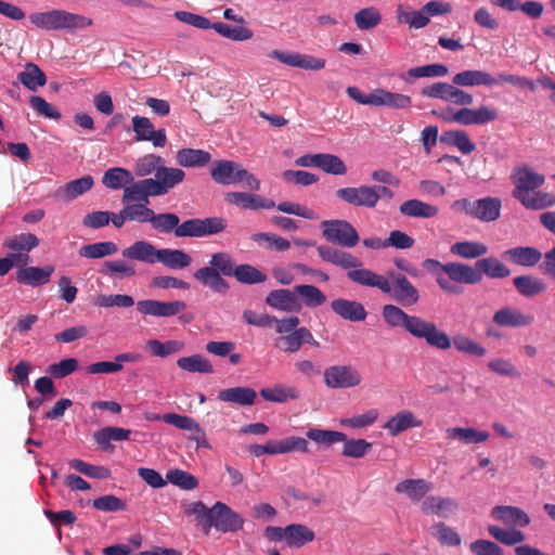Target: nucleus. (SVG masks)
<instances>
[{
  "instance_id": "obj_43",
  "label": "nucleus",
  "mask_w": 555,
  "mask_h": 555,
  "mask_svg": "<svg viewBox=\"0 0 555 555\" xmlns=\"http://www.w3.org/2000/svg\"><path fill=\"white\" fill-rule=\"evenodd\" d=\"M133 181L131 172L121 167H114L106 170L102 178V183L111 190L126 188Z\"/></svg>"
},
{
  "instance_id": "obj_56",
  "label": "nucleus",
  "mask_w": 555,
  "mask_h": 555,
  "mask_svg": "<svg viewBox=\"0 0 555 555\" xmlns=\"http://www.w3.org/2000/svg\"><path fill=\"white\" fill-rule=\"evenodd\" d=\"M118 247L113 242H99L94 244L83 245L79 249V255L89 259H98L105 256L114 255Z\"/></svg>"
},
{
  "instance_id": "obj_12",
  "label": "nucleus",
  "mask_w": 555,
  "mask_h": 555,
  "mask_svg": "<svg viewBox=\"0 0 555 555\" xmlns=\"http://www.w3.org/2000/svg\"><path fill=\"white\" fill-rule=\"evenodd\" d=\"M131 121L135 141H150L155 147H164L167 144L165 129L156 130L150 118L135 115Z\"/></svg>"
},
{
  "instance_id": "obj_17",
  "label": "nucleus",
  "mask_w": 555,
  "mask_h": 555,
  "mask_svg": "<svg viewBox=\"0 0 555 555\" xmlns=\"http://www.w3.org/2000/svg\"><path fill=\"white\" fill-rule=\"evenodd\" d=\"M347 278L359 285L376 287L385 294L391 292V285L386 276L377 274L370 269L362 268V266L350 269L347 272Z\"/></svg>"
},
{
  "instance_id": "obj_34",
  "label": "nucleus",
  "mask_w": 555,
  "mask_h": 555,
  "mask_svg": "<svg viewBox=\"0 0 555 555\" xmlns=\"http://www.w3.org/2000/svg\"><path fill=\"white\" fill-rule=\"evenodd\" d=\"M157 262L172 270H181L192 263V257L182 249L162 248Z\"/></svg>"
},
{
  "instance_id": "obj_55",
  "label": "nucleus",
  "mask_w": 555,
  "mask_h": 555,
  "mask_svg": "<svg viewBox=\"0 0 555 555\" xmlns=\"http://www.w3.org/2000/svg\"><path fill=\"white\" fill-rule=\"evenodd\" d=\"M165 164V159L155 154H146L140 157L134 165V173L138 177H147L152 173L157 175V170Z\"/></svg>"
},
{
  "instance_id": "obj_57",
  "label": "nucleus",
  "mask_w": 555,
  "mask_h": 555,
  "mask_svg": "<svg viewBox=\"0 0 555 555\" xmlns=\"http://www.w3.org/2000/svg\"><path fill=\"white\" fill-rule=\"evenodd\" d=\"M488 253V247L479 242L464 241L453 244V254L466 259L479 258Z\"/></svg>"
},
{
  "instance_id": "obj_24",
  "label": "nucleus",
  "mask_w": 555,
  "mask_h": 555,
  "mask_svg": "<svg viewBox=\"0 0 555 555\" xmlns=\"http://www.w3.org/2000/svg\"><path fill=\"white\" fill-rule=\"evenodd\" d=\"M150 197H157L151 178L142 179L137 182H131L124 189L121 202L124 204L128 202L149 204Z\"/></svg>"
},
{
  "instance_id": "obj_52",
  "label": "nucleus",
  "mask_w": 555,
  "mask_h": 555,
  "mask_svg": "<svg viewBox=\"0 0 555 555\" xmlns=\"http://www.w3.org/2000/svg\"><path fill=\"white\" fill-rule=\"evenodd\" d=\"M146 348L153 356L166 358L183 350L184 344L179 340H167L165 343L158 339L146 341Z\"/></svg>"
},
{
  "instance_id": "obj_62",
  "label": "nucleus",
  "mask_w": 555,
  "mask_h": 555,
  "mask_svg": "<svg viewBox=\"0 0 555 555\" xmlns=\"http://www.w3.org/2000/svg\"><path fill=\"white\" fill-rule=\"evenodd\" d=\"M382 21L378 10L370 7L360 10L354 14V22L359 29L367 30L376 27Z\"/></svg>"
},
{
  "instance_id": "obj_60",
  "label": "nucleus",
  "mask_w": 555,
  "mask_h": 555,
  "mask_svg": "<svg viewBox=\"0 0 555 555\" xmlns=\"http://www.w3.org/2000/svg\"><path fill=\"white\" fill-rule=\"evenodd\" d=\"M318 168L335 176H343L347 172V167L340 157L327 153H319Z\"/></svg>"
},
{
  "instance_id": "obj_13",
  "label": "nucleus",
  "mask_w": 555,
  "mask_h": 555,
  "mask_svg": "<svg viewBox=\"0 0 555 555\" xmlns=\"http://www.w3.org/2000/svg\"><path fill=\"white\" fill-rule=\"evenodd\" d=\"M269 56L288 66L308 70L323 69L326 64L324 59L315 57L309 54H301L299 52H284L280 50H273Z\"/></svg>"
},
{
  "instance_id": "obj_37",
  "label": "nucleus",
  "mask_w": 555,
  "mask_h": 555,
  "mask_svg": "<svg viewBox=\"0 0 555 555\" xmlns=\"http://www.w3.org/2000/svg\"><path fill=\"white\" fill-rule=\"evenodd\" d=\"M430 483L424 479H405L397 483V493H404L411 501H421L429 491Z\"/></svg>"
},
{
  "instance_id": "obj_4",
  "label": "nucleus",
  "mask_w": 555,
  "mask_h": 555,
  "mask_svg": "<svg viewBox=\"0 0 555 555\" xmlns=\"http://www.w3.org/2000/svg\"><path fill=\"white\" fill-rule=\"evenodd\" d=\"M211 179L222 185L244 183L251 191L260 190V181L238 163L232 160H216L210 168Z\"/></svg>"
},
{
  "instance_id": "obj_11",
  "label": "nucleus",
  "mask_w": 555,
  "mask_h": 555,
  "mask_svg": "<svg viewBox=\"0 0 555 555\" xmlns=\"http://www.w3.org/2000/svg\"><path fill=\"white\" fill-rule=\"evenodd\" d=\"M336 195L343 202L357 207L374 208L378 203V195L372 186L365 184L338 189Z\"/></svg>"
},
{
  "instance_id": "obj_36",
  "label": "nucleus",
  "mask_w": 555,
  "mask_h": 555,
  "mask_svg": "<svg viewBox=\"0 0 555 555\" xmlns=\"http://www.w3.org/2000/svg\"><path fill=\"white\" fill-rule=\"evenodd\" d=\"M502 203L498 197H485L476 201L475 218L485 222L495 221L500 217Z\"/></svg>"
},
{
  "instance_id": "obj_15",
  "label": "nucleus",
  "mask_w": 555,
  "mask_h": 555,
  "mask_svg": "<svg viewBox=\"0 0 555 555\" xmlns=\"http://www.w3.org/2000/svg\"><path fill=\"white\" fill-rule=\"evenodd\" d=\"M185 179V172L181 168L167 167L165 164L157 170L155 178L151 182L157 196L166 195L170 190L182 183Z\"/></svg>"
},
{
  "instance_id": "obj_30",
  "label": "nucleus",
  "mask_w": 555,
  "mask_h": 555,
  "mask_svg": "<svg viewBox=\"0 0 555 555\" xmlns=\"http://www.w3.org/2000/svg\"><path fill=\"white\" fill-rule=\"evenodd\" d=\"M411 104L412 100L409 95L390 92L380 88L374 90L373 106H387L389 108L402 109L410 107Z\"/></svg>"
},
{
  "instance_id": "obj_16",
  "label": "nucleus",
  "mask_w": 555,
  "mask_h": 555,
  "mask_svg": "<svg viewBox=\"0 0 555 555\" xmlns=\"http://www.w3.org/2000/svg\"><path fill=\"white\" fill-rule=\"evenodd\" d=\"M390 279L393 281L391 292L393 299L404 307L415 305L418 299V291L413 284L401 273H389Z\"/></svg>"
},
{
  "instance_id": "obj_7",
  "label": "nucleus",
  "mask_w": 555,
  "mask_h": 555,
  "mask_svg": "<svg viewBox=\"0 0 555 555\" xmlns=\"http://www.w3.org/2000/svg\"><path fill=\"white\" fill-rule=\"evenodd\" d=\"M227 228V220L221 217L193 218L183 221L177 229V237H203L221 233Z\"/></svg>"
},
{
  "instance_id": "obj_2",
  "label": "nucleus",
  "mask_w": 555,
  "mask_h": 555,
  "mask_svg": "<svg viewBox=\"0 0 555 555\" xmlns=\"http://www.w3.org/2000/svg\"><path fill=\"white\" fill-rule=\"evenodd\" d=\"M236 266L232 256L219 251L210 257L209 266L199 268L194 272V279L215 293L224 294L229 291V283L222 278L233 276Z\"/></svg>"
},
{
  "instance_id": "obj_27",
  "label": "nucleus",
  "mask_w": 555,
  "mask_h": 555,
  "mask_svg": "<svg viewBox=\"0 0 555 555\" xmlns=\"http://www.w3.org/2000/svg\"><path fill=\"white\" fill-rule=\"evenodd\" d=\"M164 421L179 429L185 430L188 433L186 438L195 441L197 448L210 449L204 429L194 418H164Z\"/></svg>"
},
{
  "instance_id": "obj_63",
  "label": "nucleus",
  "mask_w": 555,
  "mask_h": 555,
  "mask_svg": "<svg viewBox=\"0 0 555 555\" xmlns=\"http://www.w3.org/2000/svg\"><path fill=\"white\" fill-rule=\"evenodd\" d=\"M167 480L182 490H193L198 486V480L192 474L182 469H170L166 474Z\"/></svg>"
},
{
  "instance_id": "obj_9",
  "label": "nucleus",
  "mask_w": 555,
  "mask_h": 555,
  "mask_svg": "<svg viewBox=\"0 0 555 555\" xmlns=\"http://www.w3.org/2000/svg\"><path fill=\"white\" fill-rule=\"evenodd\" d=\"M361 380L359 371L350 365H332L324 371V383L330 388H351Z\"/></svg>"
},
{
  "instance_id": "obj_25",
  "label": "nucleus",
  "mask_w": 555,
  "mask_h": 555,
  "mask_svg": "<svg viewBox=\"0 0 555 555\" xmlns=\"http://www.w3.org/2000/svg\"><path fill=\"white\" fill-rule=\"evenodd\" d=\"M54 272L53 266L40 267H25L16 272V281L20 284L37 287L50 282L51 275Z\"/></svg>"
},
{
  "instance_id": "obj_35",
  "label": "nucleus",
  "mask_w": 555,
  "mask_h": 555,
  "mask_svg": "<svg viewBox=\"0 0 555 555\" xmlns=\"http://www.w3.org/2000/svg\"><path fill=\"white\" fill-rule=\"evenodd\" d=\"M315 538L313 530L301 524L286 526V544L289 547H302Z\"/></svg>"
},
{
  "instance_id": "obj_41",
  "label": "nucleus",
  "mask_w": 555,
  "mask_h": 555,
  "mask_svg": "<svg viewBox=\"0 0 555 555\" xmlns=\"http://www.w3.org/2000/svg\"><path fill=\"white\" fill-rule=\"evenodd\" d=\"M131 431L129 429L107 426L94 433V439L104 450L112 449V441L128 440Z\"/></svg>"
},
{
  "instance_id": "obj_18",
  "label": "nucleus",
  "mask_w": 555,
  "mask_h": 555,
  "mask_svg": "<svg viewBox=\"0 0 555 555\" xmlns=\"http://www.w3.org/2000/svg\"><path fill=\"white\" fill-rule=\"evenodd\" d=\"M320 258L345 270L362 266L361 260L352 254L328 245H320L317 248Z\"/></svg>"
},
{
  "instance_id": "obj_3",
  "label": "nucleus",
  "mask_w": 555,
  "mask_h": 555,
  "mask_svg": "<svg viewBox=\"0 0 555 555\" xmlns=\"http://www.w3.org/2000/svg\"><path fill=\"white\" fill-rule=\"evenodd\" d=\"M299 323L298 317H288L276 321L275 332L281 335L274 340V347L276 349L295 353L304 344H310L317 348L320 346L309 328L305 326L298 327Z\"/></svg>"
},
{
  "instance_id": "obj_42",
  "label": "nucleus",
  "mask_w": 555,
  "mask_h": 555,
  "mask_svg": "<svg viewBox=\"0 0 555 555\" xmlns=\"http://www.w3.org/2000/svg\"><path fill=\"white\" fill-rule=\"evenodd\" d=\"M482 281L478 260L474 266L461 262H453V282L465 284H477Z\"/></svg>"
},
{
  "instance_id": "obj_48",
  "label": "nucleus",
  "mask_w": 555,
  "mask_h": 555,
  "mask_svg": "<svg viewBox=\"0 0 555 555\" xmlns=\"http://www.w3.org/2000/svg\"><path fill=\"white\" fill-rule=\"evenodd\" d=\"M177 365L190 373L210 374L214 372L210 361L202 354L179 358Z\"/></svg>"
},
{
  "instance_id": "obj_33",
  "label": "nucleus",
  "mask_w": 555,
  "mask_h": 555,
  "mask_svg": "<svg viewBox=\"0 0 555 555\" xmlns=\"http://www.w3.org/2000/svg\"><path fill=\"white\" fill-rule=\"evenodd\" d=\"M516 291L526 298L538 296L546 291V284L533 275H519L513 279Z\"/></svg>"
},
{
  "instance_id": "obj_40",
  "label": "nucleus",
  "mask_w": 555,
  "mask_h": 555,
  "mask_svg": "<svg viewBox=\"0 0 555 555\" xmlns=\"http://www.w3.org/2000/svg\"><path fill=\"white\" fill-rule=\"evenodd\" d=\"M17 79L30 91H37L47 83L46 74L34 63H27L25 69L18 73Z\"/></svg>"
},
{
  "instance_id": "obj_28",
  "label": "nucleus",
  "mask_w": 555,
  "mask_h": 555,
  "mask_svg": "<svg viewBox=\"0 0 555 555\" xmlns=\"http://www.w3.org/2000/svg\"><path fill=\"white\" fill-rule=\"evenodd\" d=\"M218 400L236 405H251L257 399V392L249 387H232L222 389L218 392Z\"/></svg>"
},
{
  "instance_id": "obj_53",
  "label": "nucleus",
  "mask_w": 555,
  "mask_h": 555,
  "mask_svg": "<svg viewBox=\"0 0 555 555\" xmlns=\"http://www.w3.org/2000/svg\"><path fill=\"white\" fill-rule=\"evenodd\" d=\"M29 21L34 26L43 30H60L59 9L31 13Z\"/></svg>"
},
{
  "instance_id": "obj_31",
  "label": "nucleus",
  "mask_w": 555,
  "mask_h": 555,
  "mask_svg": "<svg viewBox=\"0 0 555 555\" xmlns=\"http://www.w3.org/2000/svg\"><path fill=\"white\" fill-rule=\"evenodd\" d=\"M532 321L533 318L531 315L524 314L519 310L512 308H502L493 315V322L500 326H527L530 325Z\"/></svg>"
},
{
  "instance_id": "obj_39",
  "label": "nucleus",
  "mask_w": 555,
  "mask_h": 555,
  "mask_svg": "<svg viewBox=\"0 0 555 555\" xmlns=\"http://www.w3.org/2000/svg\"><path fill=\"white\" fill-rule=\"evenodd\" d=\"M399 211L403 216L413 218H431L438 214L437 207L420 199L403 202L399 207Z\"/></svg>"
},
{
  "instance_id": "obj_21",
  "label": "nucleus",
  "mask_w": 555,
  "mask_h": 555,
  "mask_svg": "<svg viewBox=\"0 0 555 555\" xmlns=\"http://www.w3.org/2000/svg\"><path fill=\"white\" fill-rule=\"evenodd\" d=\"M501 256L506 261L521 267H534L542 259V253L532 246L508 248Z\"/></svg>"
},
{
  "instance_id": "obj_10",
  "label": "nucleus",
  "mask_w": 555,
  "mask_h": 555,
  "mask_svg": "<svg viewBox=\"0 0 555 555\" xmlns=\"http://www.w3.org/2000/svg\"><path fill=\"white\" fill-rule=\"evenodd\" d=\"M186 304L182 300L160 301L156 299H144L137 302V310L143 315L157 318H169L183 312Z\"/></svg>"
},
{
  "instance_id": "obj_49",
  "label": "nucleus",
  "mask_w": 555,
  "mask_h": 555,
  "mask_svg": "<svg viewBox=\"0 0 555 555\" xmlns=\"http://www.w3.org/2000/svg\"><path fill=\"white\" fill-rule=\"evenodd\" d=\"M480 274L490 279H504L511 275V270L495 257L478 259Z\"/></svg>"
},
{
  "instance_id": "obj_26",
  "label": "nucleus",
  "mask_w": 555,
  "mask_h": 555,
  "mask_svg": "<svg viewBox=\"0 0 555 555\" xmlns=\"http://www.w3.org/2000/svg\"><path fill=\"white\" fill-rule=\"evenodd\" d=\"M231 204L237 205L244 209H271L275 207V203L267 199L261 195L246 192H230L225 196Z\"/></svg>"
},
{
  "instance_id": "obj_51",
  "label": "nucleus",
  "mask_w": 555,
  "mask_h": 555,
  "mask_svg": "<svg viewBox=\"0 0 555 555\" xmlns=\"http://www.w3.org/2000/svg\"><path fill=\"white\" fill-rule=\"evenodd\" d=\"M306 436L308 439L325 448H330L335 443L346 440V434L341 431L320 428H310L306 433Z\"/></svg>"
},
{
  "instance_id": "obj_32",
  "label": "nucleus",
  "mask_w": 555,
  "mask_h": 555,
  "mask_svg": "<svg viewBox=\"0 0 555 555\" xmlns=\"http://www.w3.org/2000/svg\"><path fill=\"white\" fill-rule=\"evenodd\" d=\"M453 83L457 86H487L498 85V79L487 72L464 70L453 76Z\"/></svg>"
},
{
  "instance_id": "obj_20",
  "label": "nucleus",
  "mask_w": 555,
  "mask_h": 555,
  "mask_svg": "<svg viewBox=\"0 0 555 555\" xmlns=\"http://www.w3.org/2000/svg\"><path fill=\"white\" fill-rule=\"evenodd\" d=\"M491 515L505 526L525 528L531 519L521 508L512 505H498L492 508Z\"/></svg>"
},
{
  "instance_id": "obj_47",
  "label": "nucleus",
  "mask_w": 555,
  "mask_h": 555,
  "mask_svg": "<svg viewBox=\"0 0 555 555\" xmlns=\"http://www.w3.org/2000/svg\"><path fill=\"white\" fill-rule=\"evenodd\" d=\"M210 29H214L220 36L231 39L233 41L249 40L254 36L253 31L247 27L231 26L229 24L221 23V22H217V23L210 22Z\"/></svg>"
},
{
  "instance_id": "obj_50",
  "label": "nucleus",
  "mask_w": 555,
  "mask_h": 555,
  "mask_svg": "<svg viewBox=\"0 0 555 555\" xmlns=\"http://www.w3.org/2000/svg\"><path fill=\"white\" fill-rule=\"evenodd\" d=\"M341 455L348 459H363L372 450V443L365 439H349L346 436V440H343Z\"/></svg>"
},
{
  "instance_id": "obj_45",
  "label": "nucleus",
  "mask_w": 555,
  "mask_h": 555,
  "mask_svg": "<svg viewBox=\"0 0 555 555\" xmlns=\"http://www.w3.org/2000/svg\"><path fill=\"white\" fill-rule=\"evenodd\" d=\"M273 454H285L291 452L307 453L309 451L308 441L301 437H287L281 440H271Z\"/></svg>"
},
{
  "instance_id": "obj_8",
  "label": "nucleus",
  "mask_w": 555,
  "mask_h": 555,
  "mask_svg": "<svg viewBox=\"0 0 555 555\" xmlns=\"http://www.w3.org/2000/svg\"><path fill=\"white\" fill-rule=\"evenodd\" d=\"M211 527L220 532H235L243 528V517L232 511L225 503L216 502L211 507Z\"/></svg>"
},
{
  "instance_id": "obj_54",
  "label": "nucleus",
  "mask_w": 555,
  "mask_h": 555,
  "mask_svg": "<svg viewBox=\"0 0 555 555\" xmlns=\"http://www.w3.org/2000/svg\"><path fill=\"white\" fill-rule=\"evenodd\" d=\"M488 532L492 538L505 545H516L526 540L524 532L515 528L502 529L498 526L490 525L488 526Z\"/></svg>"
},
{
  "instance_id": "obj_6",
  "label": "nucleus",
  "mask_w": 555,
  "mask_h": 555,
  "mask_svg": "<svg viewBox=\"0 0 555 555\" xmlns=\"http://www.w3.org/2000/svg\"><path fill=\"white\" fill-rule=\"evenodd\" d=\"M404 330L416 338L438 349H448L451 346L449 336L437 328L436 324L427 322L420 317L410 315Z\"/></svg>"
},
{
  "instance_id": "obj_58",
  "label": "nucleus",
  "mask_w": 555,
  "mask_h": 555,
  "mask_svg": "<svg viewBox=\"0 0 555 555\" xmlns=\"http://www.w3.org/2000/svg\"><path fill=\"white\" fill-rule=\"evenodd\" d=\"M295 292L301 296L308 307H319L326 302V296L314 285H297L295 286Z\"/></svg>"
},
{
  "instance_id": "obj_1",
  "label": "nucleus",
  "mask_w": 555,
  "mask_h": 555,
  "mask_svg": "<svg viewBox=\"0 0 555 555\" xmlns=\"http://www.w3.org/2000/svg\"><path fill=\"white\" fill-rule=\"evenodd\" d=\"M511 180L515 186L513 197L526 209L542 210L555 205L554 194L539 191L545 182V177L529 166L515 167Z\"/></svg>"
},
{
  "instance_id": "obj_14",
  "label": "nucleus",
  "mask_w": 555,
  "mask_h": 555,
  "mask_svg": "<svg viewBox=\"0 0 555 555\" xmlns=\"http://www.w3.org/2000/svg\"><path fill=\"white\" fill-rule=\"evenodd\" d=\"M498 118L495 108L487 105H481L478 108H460L453 112V122L472 126V125H486Z\"/></svg>"
},
{
  "instance_id": "obj_46",
  "label": "nucleus",
  "mask_w": 555,
  "mask_h": 555,
  "mask_svg": "<svg viewBox=\"0 0 555 555\" xmlns=\"http://www.w3.org/2000/svg\"><path fill=\"white\" fill-rule=\"evenodd\" d=\"M59 17L60 30L76 31L90 27L93 24L90 17L60 9Z\"/></svg>"
},
{
  "instance_id": "obj_59",
  "label": "nucleus",
  "mask_w": 555,
  "mask_h": 555,
  "mask_svg": "<svg viewBox=\"0 0 555 555\" xmlns=\"http://www.w3.org/2000/svg\"><path fill=\"white\" fill-rule=\"evenodd\" d=\"M234 278L243 284H257L267 281V275L251 264L236 266Z\"/></svg>"
},
{
  "instance_id": "obj_29",
  "label": "nucleus",
  "mask_w": 555,
  "mask_h": 555,
  "mask_svg": "<svg viewBox=\"0 0 555 555\" xmlns=\"http://www.w3.org/2000/svg\"><path fill=\"white\" fill-rule=\"evenodd\" d=\"M211 160L209 152L201 149L184 147L177 152L176 162L184 168H199Z\"/></svg>"
},
{
  "instance_id": "obj_22",
  "label": "nucleus",
  "mask_w": 555,
  "mask_h": 555,
  "mask_svg": "<svg viewBox=\"0 0 555 555\" xmlns=\"http://www.w3.org/2000/svg\"><path fill=\"white\" fill-rule=\"evenodd\" d=\"M331 308L335 314L350 322H361L367 317L364 306L357 300L337 298L332 300Z\"/></svg>"
},
{
  "instance_id": "obj_38",
  "label": "nucleus",
  "mask_w": 555,
  "mask_h": 555,
  "mask_svg": "<svg viewBox=\"0 0 555 555\" xmlns=\"http://www.w3.org/2000/svg\"><path fill=\"white\" fill-rule=\"evenodd\" d=\"M39 238L31 233H21L4 240L3 246L13 250V254H26L39 245Z\"/></svg>"
},
{
  "instance_id": "obj_23",
  "label": "nucleus",
  "mask_w": 555,
  "mask_h": 555,
  "mask_svg": "<svg viewBox=\"0 0 555 555\" xmlns=\"http://www.w3.org/2000/svg\"><path fill=\"white\" fill-rule=\"evenodd\" d=\"M159 249H157L151 242L135 241L129 247L122 249L121 255L124 258L154 264L158 260Z\"/></svg>"
},
{
  "instance_id": "obj_44",
  "label": "nucleus",
  "mask_w": 555,
  "mask_h": 555,
  "mask_svg": "<svg viewBox=\"0 0 555 555\" xmlns=\"http://www.w3.org/2000/svg\"><path fill=\"white\" fill-rule=\"evenodd\" d=\"M152 228L159 233H171L173 232L177 236V229L180 228V218L173 212L155 214L152 212L151 221Z\"/></svg>"
},
{
  "instance_id": "obj_64",
  "label": "nucleus",
  "mask_w": 555,
  "mask_h": 555,
  "mask_svg": "<svg viewBox=\"0 0 555 555\" xmlns=\"http://www.w3.org/2000/svg\"><path fill=\"white\" fill-rule=\"evenodd\" d=\"M422 511L427 515L447 517L451 511V502L439 496H429L422 503Z\"/></svg>"
},
{
  "instance_id": "obj_61",
  "label": "nucleus",
  "mask_w": 555,
  "mask_h": 555,
  "mask_svg": "<svg viewBox=\"0 0 555 555\" xmlns=\"http://www.w3.org/2000/svg\"><path fill=\"white\" fill-rule=\"evenodd\" d=\"M250 238L270 250L285 251L291 247L289 241L273 233H255Z\"/></svg>"
},
{
  "instance_id": "obj_5",
  "label": "nucleus",
  "mask_w": 555,
  "mask_h": 555,
  "mask_svg": "<svg viewBox=\"0 0 555 555\" xmlns=\"http://www.w3.org/2000/svg\"><path fill=\"white\" fill-rule=\"evenodd\" d=\"M323 237L344 248L354 247L359 241L357 229L347 220L332 219L321 222Z\"/></svg>"
},
{
  "instance_id": "obj_19",
  "label": "nucleus",
  "mask_w": 555,
  "mask_h": 555,
  "mask_svg": "<svg viewBox=\"0 0 555 555\" xmlns=\"http://www.w3.org/2000/svg\"><path fill=\"white\" fill-rule=\"evenodd\" d=\"M266 304L273 309L284 312H299L300 301L294 291L280 288L271 291L266 297Z\"/></svg>"
}]
</instances>
